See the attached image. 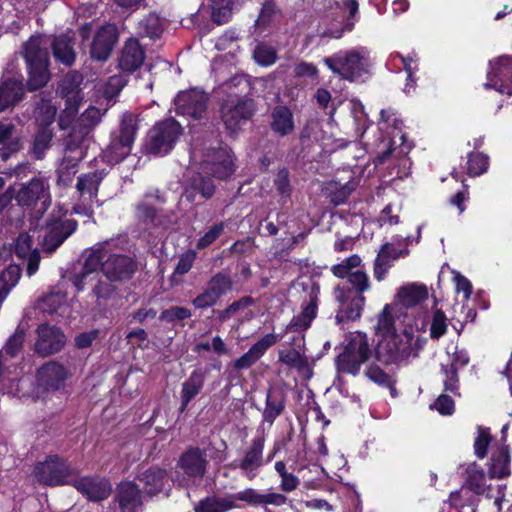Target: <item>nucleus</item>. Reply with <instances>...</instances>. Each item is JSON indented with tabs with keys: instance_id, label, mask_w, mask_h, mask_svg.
I'll return each instance as SVG.
<instances>
[{
	"instance_id": "72a5a7b5",
	"label": "nucleus",
	"mask_w": 512,
	"mask_h": 512,
	"mask_svg": "<svg viewBox=\"0 0 512 512\" xmlns=\"http://www.w3.org/2000/svg\"><path fill=\"white\" fill-rule=\"evenodd\" d=\"M13 252L26 263V272L32 275V238L27 232H22L15 239Z\"/></svg>"
},
{
	"instance_id": "69168bd1",
	"label": "nucleus",
	"mask_w": 512,
	"mask_h": 512,
	"mask_svg": "<svg viewBox=\"0 0 512 512\" xmlns=\"http://www.w3.org/2000/svg\"><path fill=\"white\" fill-rule=\"evenodd\" d=\"M365 374L371 381L379 385L390 386L392 383L390 376L377 366H370Z\"/></svg>"
},
{
	"instance_id": "39448f33",
	"label": "nucleus",
	"mask_w": 512,
	"mask_h": 512,
	"mask_svg": "<svg viewBox=\"0 0 512 512\" xmlns=\"http://www.w3.org/2000/svg\"><path fill=\"white\" fill-rule=\"evenodd\" d=\"M324 63L332 72L349 81H354L367 72L369 65L368 58L355 50L327 57L324 59Z\"/></svg>"
},
{
	"instance_id": "bf43d9fd",
	"label": "nucleus",
	"mask_w": 512,
	"mask_h": 512,
	"mask_svg": "<svg viewBox=\"0 0 512 512\" xmlns=\"http://www.w3.org/2000/svg\"><path fill=\"white\" fill-rule=\"evenodd\" d=\"M77 160L65 158L59 167V181L68 185L76 173Z\"/></svg>"
},
{
	"instance_id": "f257e3e1",
	"label": "nucleus",
	"mask_w": 512,
	"mask_h": 512,
	"mask_svg": "<svg viewBox=\"0 0 512 512\" xmlns=\"http://www.w3.org/2000/svg\"><path fill=\"white\" fill-rule=\"evenodd\" d=\"M416 330L406 326L401 332L392 333L377 340L375 354L377 359L385 364L401 363L416 358L422 350L425 338L422 336L427 323L422 320L415 322Z\"/></svg>"
},
{
	"instance_id": "393cba45",
	"label": "nucleus",
	"mask_w": 512,
	"mask_h": 512,
	"mask_svg": "<svg viewBox=\"0 0 512 512\" xmlns=\"http://www.w3.org/2000/svg\"><path fill=\"white\" fill-rule=\"evenodd\" d=\"M408 250L395 248L393 243H386L379 251L374 264V276L378 281H382L391 266V263L401 256H405Z\"/></svg>"
},
{
	"instance_id": "2eb2a0df",
	"label": "nucleus",
	"mask_w": 512,
	"mask_h": 512,
	"mask_svg": "<svg viewBox=\"0 0 512 512\" xmlns=\"http://www.w3.org/2000/svg\"><path fill=\"white\" fill-rule=\"evenodd\" d=\"M38 114L37 121H40V131L34 140V158H40L42 152L48 147L52 133L49 125L53 122L56 109L48 100H43L41 105L34 110Z\"/></svg>"
},
{
	"instance_id": "a878e982",
	"label": "nucleus",
	"mask_w": 512,
	"mask_h": 512,
	"mask_svg": "<svg viewBox=\"0 0 512 512\" xmlns=\"http://www.w3.org/2000/svg\"><path fill=\"white\" fill-rule=\"evenodd\" d=\"M510 453L506 445L493 448L488 471L490 478H503L510 475Z\"/></svg>"
},
{
	"instance_id": "a18cd8bd",
	"label": "nucleus",
	"mask_w": 512,
	"mask_h": 512,
	"mask_svg": "<svg viewBox=\"0 0 512 512\" xmlns=\"http://www.w3.org/2000/svg\"><path fill=\"white\" fill-rule=\"evenodd\" d=\"M279 360L285 365L298 370L308 368V361L306 357L294 349L280 351Z\"/></svg>"
},
{
	"instance_id": "c756f323",
	"label": "nucleus",
	"mask_w": 512,
	"mask_h": 512,
	"mask_svg": "<svg viewBox=\"0 0 512 512\" xmlns=\"http://www.w3.org/2000/svg\"><path fill=\"white\" fill-rule=\"evenodd\" d=\"M144 61V52L139 43L130 39L126 42L120 58V67L125 71H134L142 65Z\"/></svg>"
},
{
	"instance_id": "423d86ee",
	"label": "nucleus",
	"mask_w": 512,
	"mask_h": 512,
	"mask_svg": "<svg viewBox=\"0 0 512 512\" xmlns=\"http://www.w3.org/2000/svg\"><path fill=\"white\" fill-rule=\"evenodd\" d=\"M136 130L135 119L131 115L123 116L119 131L113 134L105 151V157L109 163H117L130 154Z\"/></svg>"
},
{
	"instance_id": "2f4dec72",
	"label": "nucleus",
	"mask_w": 512,
	"mask_h": 512,
	"mask_svg": "<svg viewBox=\"0 0 512 512\" xmlns=\"http://www.w3.org/2000/svg\"><path fill=\"white\" fill-rule=\"evenodd\" d=\"M34 210L37 213H44L50 205L49 184L46 176L39 173L34 177Z\"/></svg>"
},
{
	"instance_id": "09e8293b",
	"label": "nucleus",
	"mask_w": 512,
	"mask_h": 512,
	"mask_svg": "<svg viewBox=\"0 0 512 512\" xmlns=\"http://www.w3.org/2000/svg\"><path fill=\"white\" fill-rule=\"evenodd\" d=\"M491 441L490 431L487 428L479 426L477 428V436L474 440V453L483 459L487 455V449Z\"/></svg>"
},
{
	"instance_id": "58836bf2",
	"label": "nucleus",
	"mask_w": 512,
	"mask_h": 512,
	"mask_svg": "<svg viewBox=\"0 0 512 512\" xmlns=\"http://www.w3.org/2000/svg\"><path fill=\"white\" fill-rule=\"evenodd\" d=\"M468 488L476 494H484L488 488L486 476L483 469L475 462L470 463L467 467Z\"/></svg>"
},
{
	"instance_id": "6e6d98bb",
	"label": "nucleus",
	"mask_w": 512,
	"mask_h": 512,
	"mask_svg": "<svg viewBox=\"0 0 512 512\" xmlns=\"http://www.w3.org/2000/svg\"><path fill=\"white\" fill-rule=\"evenodd\" d=\"M67 296L63 292H52L45 296L41 302V308L46 312H54L66 303Z\"/></svg>"
},
{
	"instance_id": "c9c22d12",
	"label": "nucleus",
	"mask_w": 512,
	"mask_h": 512,
	"mask_svg": "<svg viewBox=\"0 0 512 512\" xmlns=\"http://www.w3.org/2000/svg\"><path fill=\"white\" fill-rule=\"evenodd\" d=\"M47 50H34V90L43 87L50 79Z\"/></svg>"
},
{
	"instance_id": "20e7f679",
	"label": "nucleus",
	"mask_w": 512,
	"mask_h": 512,
	"mask_svg": "<svg viewBox=\"0 0 512 512\" xmlns=\"http://www.w3.org/2000/svg\"><path fill=\"white\" fill-rule=\"evenodd\" d=\"M181 133L180 124L173 119L157 123L148 134L147 152L158 156L169 153Z\"/></svg>"
},
{
	"instance_id": "c03bdc74",
	"label": "nucleus",
	"mask_w": 512,
	"mask_h": 512,
	"mask_svg": "<svg viewBox=\"0 0 512 512\" xmlns=\"http://www.w3.org/2000/svg\"><path fill=\"white\" fill-rule=\"evenodd\" d=\"M253 59L258 65L267 67L276 62L277 53L273 47L264 43H259L253 51Z\"/></svg>"
},
{
	"instance_id": "9d476101",
	"label": "nucleus",
	"mask_w": 512,
	"mask_h": 512,
	"mask_svg": "<svg viewBox=\"0 0 512 512\" xmlns=\"http://www.w3.org/2000/svg\"><path fill=\"white\" fill-rule=\"evenodd\" d=\"M75 229L76 222L71 219L62 220L58 217L47 221L43 234L38 236L42 238V249L49 253L55 251Z\"/></svg>"
},
{
	"instance_id": "052dcab7",
	"label": "nucleus",
	"mask_w": 512,
	"mask_h": 512,
	"mask_svg": "<svg viewBox=\"0 0 512 512\" xmlns=\"http://www.w3.org/2000/svg\"><path fill=\"white\" fill-rule=\"evenodd\" d=\"M453 281L455 283L456 293H463L464 299L468 300L472 293L471 282L465 276H463L461 273L457 271H453Z\"/></svg>"
},
{
	"instance_id": "de8ad7c7",
	"label": "nucleus",
	"mask_w": 512,
	"mask_h": 512,
	"mask_svg": "<svg viewBox=\"0 0 512 512\" xmlns=\"http://www.w3.org/2000/svg\"><path fill=\"white\" fill-rule=\"evenodd\" d=\"M447 317L443 311L435 308L432 312L430 323V337L432 339H439L447 331Z\"/></svg>"
},
{
	"instance_id": "473e14b6",
	"label": "nucleus",
	"mask_w": 512,
	"mask_h": 512,
	"mask_svg": "<svg viewBox=\"0 0 512 512\" xmlns=\"http://www.w3.org/2000/svg\"><path fill=\"white\" fill-rule=\"evenodd\" d=\"M54 57L63 64L70 66L75 60L74 44L69 35L57 37L53 43Z\"/></svg>"
},
{
	"instance_id": "ddd939ff",
	"label": "nucleus",
	"mask_w": 512,
	"mask_h": 512,
	"mask_svg": "<svg viewBox=\"0 0 512 512\" xmlns=\"http://www.w3.org/2000/svg\"><path fill=\"white\" fill-rule=\"evenodd\" d=\"M335 298L339 302V309L336 315L338 322L346 320H355L361 316L365 297L356 294L350 289L337 287L335 289Z\"/></svg>"
},
{
	"instance_id": "7c9ffc66",
	"label": "nucleus",
	"mask_w": 512,
	"mask_h": 512,
	"mask_svg": "<svg viewBox=\"0 0 512 512\" xmlns=\"http://www.w3.org/2000/svg\"><path fill=\"white\" fill-rule=\"evenodd\" d=\"M271 128L272 130L285 136L294 130L293 115L289 108L285 106H277L273 109L271 114Z\"/></svg>"
},
{
	"instance_id": "3c124183",
	"label": "nucleus",
	"mask_w": 512,
	"mask_h": 512,
	"mask_svg": "<svg viewBox=\"0 0 512 512\" xmlns=\"http://www.w3.org/2000/svg\"><path fill=\"white\" fill-rule=\"evenodd\" d=\"M224 228L225 224L223 222L211 226L208 231H206L204 235L198 239L196 247L198 249H203L210 246L221 236V234L224 232Z\"/></svg>"
},
{
	"instance_id": "4c0bfd02",
	"label": "nucleus",
	"mask_w": 512,
	"mask_h": 512,
	"mask_svg": "<svg viewBox=\"0 0 512 512\" xmlns=\"http://www.w3.org/2000/svg\"><path fill=\"white\" fill-rule=\"evenodd\" d=\"M204 376L199 371H194L182 385V405L184 410L188 403L199 393L203 386Z\"/></svg>"
},
{
	"instance_id": "49530a36",
	"label": "nucleus",
	"mask_w": 512,
	"mask_h": 512,
	"mask_svg": "<svg viewBox=\"0 0 512 512\" xmlns=\"http://www.w3.org/2000/svg\"><path fill=\"white\" fill-rule=\"evenodd\" d=\"M361 259L357 255H352L332 268L333 274L338 278H350V275L359 268Z\"/></svg>"
},
{
	"instance_id": "e433bc0d",
	"label": "nucleus",
	"mask_w": 512,
	"mask_h": 512,
	"mask_svg": "<svg viewBox=\"0 0 512 512\" xmlns=\"http://www.w3.org/2000/svg\"><path fill=\"white\" fill-rule=\"evenodd\" d=\"M236 508H239V505L235 503L234 498L227 496L207 498L195 507V512H226Z\"/></svg>"
},
{
	"instance_id": "0eeeda50",
	"label": "nucleus",
	"mask_w": 512,
	"mask_h": 512,
	"mask_svg": "<svg viewBox=\"0 0 512 512\" xmlns=\"http://www.w3.org/2000/svg\"><path fill=\"white\" fill-rule=\"evenodd\" d=\"M304 299L302 310L295 315L286 326L285 332H304L307 330L317 315L320 286L317 283L309 282L304 286Z\"/></svg>"
},
{
	"instance_id": "f8f14e48",
	"label": "nucleus",
	"mask_w": 512,
	"mask_h": 512,
	"mask_svg": "<svg viewBox=\"0 0 512 512\" xmlns=\"http://www.w3.org/2000/svg\"><path fill=\"white\" fill-rule=\"evenodd\" d=\"M254 111L253 101L230 96L222 105V119L226 127L235 130L242 121L251 117Z\"/></svg>"
},
{
	"instance_id": "79ce46f5",
	"label": "nucleus",
	"mask_w": 512,
	"mask_h": 512,
	"mask_svg": "<svg viewBox=\"0 0 512 512\" xmlns=\"http://www.w3.org/2000/svg\"><path fill=\"white\" fill-rule=\"evenodd\" d=\"M468 356L464 351H455L453 357L451 359V369L445 371L446 380L445 387L446 390L454 391L456 389V370L465 366L468 363Z\"/></svg>"
},
{
	"instance_id": "1a4fd4ad",
	"label": "nucleus",
	"mask_w": 512,
	"mask_h": 512,
	"mask_svg": "<svg viewBox=\"0 0 512 512\" xmlns=\"http://www.w3.org/2000/svg\"><path fill=\"white\" fill-rule=\"evenodd\" d=\"M485 87L512 95V56H499L489 62Z\"/></svg>"
},
{
	"instance_id": "f704fd0d",
	"label": "nucleus",
	"mask_w": 512,
	"mask_h": 512,
	"mask_svg": "<svg viewBox=\"0 0 512 512\" xmlns=\"http://www.w3.org/2000/svg\"><path fill=\"white\" fill-rule=\"evenodd\" d=\"M243 4V0H213L212 19L218 24L226 23L232 16V13L238 10Z\"/></svg>"
},
{
	"instance_id": "bb28decb",
	"label": "nucleus",
	"mask_w": 512,
	"mask_h": 512,
	"mask_svg": "<svg viewBox=\"0 0 512 512\" xmlns=\"http://www.w3.org/2000/svg\"><path fill=\"white\" fill-rule=\"evenodd\" d=\"M24 95L21 80L9 78L0 84V112L16 105Z\"/></svg>"
},
{
	"instance_id": "a19ab883",
	"label": "nucleus",
	"mask_w": 512,
	"mask_h": 512,
	"mask_svg": "<svg viewBox=\"0 0 512 512\" xmlns=\"http://www.w3.org/2000/svg\"><path fill=\"white\" fill-rule=\"evenodd\" d=\"M21 275L19 264H11L0 275V303L14 287Z\"/></svg>"
},
{
	"instance_id": "864d4df0",
	"label": "nucleus",
	"mask_w": 512,
	"mask_h": 512,
	"mask_svg": "<svg viewBox=\"0 0 512 512\" xmlns=\"http://www.w3.org/2000/svg\"><path fill=\"white\" fill-rule=\"evenodd\" d=\"M282 338L281 335L277 334H267L264 337H262L258 342H256L249 350L253 355H255L258 360L264 355V353L273 346L275 343H277Z\"/></svg>"
},
{
	"instance_id": "e2e57ef3",
	"label": "nucleus",
	"mask_w": 512,
	"mask_h": 512,
	"mask_svg": "<svg viewBox=\"0 0 512 512\" xmlns=\"http://www.w3.org/2000/svg\"><path fill=\"white\" fill-rule=\"evenodd\" d=\"M190 316H191V313L187 308L176 306V307H172V308L164 310L161 313L160 318L162 320H166L168 322H173L175 320H182V319L189 318Z\"/></svg>"
},
{
	"instance_id": "ea45409f",
	"label": "nucleus",
	"mask_w": 512,
	"mask_h": 512,
	"mask_svg": "<svg viewBox=\"0 0 512 512\" xmlns=\"http://www.w3.org/2000/svg\"><path fill=\"white\" fill-rule=\"evenodd\" d=\"M139 480L146 486L147 493L154 494L163 488L166 472L159 468H150L141 474Z\"/></svg>"
},
{
	"instance_id": "412c9836",
	"label": "nucleus",
	"mask_w": 512,
	"mask_h": 512,
	"mask_svg": "<svg viewBox=\"0 0 512 512\" xmlns=\"http://www.w3.org/2000/svg\"><path fill=\"white\" fill-rule=\"evenodd\" d=\"M117 41V32L114 25L103 26L95 35L91 45V56L96 60H105L109 56L113 45Z\"/></svg>"
},
{
	"instance_id": "6e6552de",
	"label": "nucleus",
	"mask_w": 512,
	"mask_h": 512,
	"mask_svg": "<svg viewBox=\"0 0 512 512\" xmlns=\"http://www.w3.org/2000/svg\"><path fill=\"white\" fill-rule=\"evenodd\" d=\"M101 178L96 173L79 177L76 184V196L73 211L76 214L90 216L97 204V192Z\"/></svg>"
},
{
	"instance_id": "5fc2aeb1",
	"label": "nucleus",
	"mask_w": 512,
	"mask_h": 512,
	"mask_svg": "<svg viewBox=\"0 0 512 512\" xmlns=\"http://www.w3.org/2000/svg\"><path fill=\"white\" fill-rule=\"evenodd\" d=\"M207 287L218 297L226 294L231 290L232 282L229 277L218 274L214 276L208 283Z\"/></svg>"
},
{
	"instance_id": "b1692460",
	"label": "nucleus",
	"mask_w": 512,
	"mask_h": 512,
	"mask_svg": "<svg viewBox=\"0 0 512 512\" xmlns=\"http://www.w3.org/2000/svg\"><path fill=\"white\" fill-rule=\"evenodd\" d=\"M116 501L121 512H136L142 504L138 486L131 481L120 483L116 490Z\"/></svg>"
},
{
	"instance_id": "f03ea898",
	"label": "nucleus",
	"mask_w": 512,
	"mask_h": 512,
	"mask_svg": "<svg viewBox=\"0 0 512 512\" xmlns=\"http://www.w3.org/2000/svg\"><path fill=\"white\" fill-rule=\"evenodd\" d=\"M371 355L372 348L367 334L352 332L343 352L336 358L337 371L355 376Z\"/></svg>"
},
{
	"instance_id": "dca6fc26",
	"label": "nucleus",
	"mask_w": 512,
	"mask_h": 512,
	"mask_svg": "<svg viewBox=\"0 0 512 512\" xmlns=\"http://www.w3.org/2000/svg\"><path fill=\"white\" fill-rule=\"evenodd\" d=\"M202 166L203 170L220 179L228 178L235 171L231 151L226 147L211 150Z\"/></svg>"
},
{
	"instance_id": "aec40b11",
	"label": "nucleus",
	"mask_w": 512,
	"mask_h": 512,
	"mask_svg": "<svg viewBox=\"0 0 512 512\" xmlns=\"http://www.w3.org/2000/svg\"><path fill=\"white\" fill-rule=\"evenodd\" d=\"M66 343L63 332L54 326H41L38 329L36 347L39 353L53 354L60 351Z\"/></svg>"
},
{
	"instance_id": "8fccbe9b",
	"label": "nucleus",
	"mask_w": 512,
	"mask_h": 512,
	"mask_svg": "<svg viewBox=\"0 0 512 512\" xmlns=\"http://www.w3.org/2000/svg\"><path fill=\"white\" fill-rule=\"evenodd\" d=\"M25 339V329L19 326L15 333L9 337L7 340L4 351L10 357H15L19 351L22 349L23 343Z\"/></svg>"
},
{
	"instance_id": "338daca9",
	"label": "nucleus",
	"mask_w": 512,
	"mask_h": 512,
	"mask_svg": "<svg viewBox=\"0 0 512 512\" xmlns=\"http://www.w3.org/2000/svg\"><path fill=\"white\" fill-rule=\"evenodd\" d=\"M430 408L437 410L442 415H450L454 411V402L449 396L440 395L437 400L430 405Z\"/></svg>"
},
{
	"instance_id": "4be33fe9",
	"label": "nucleus",
	"mask_w": 512,
	"mask_h": 512,
	"mask_svg": "<svg viewBox=\"0 0 512 512\" xmlns=\"http://www.w3.org/2000/svg\"><path fill=\"white\" fill-rule=\"evenodd\" d=\"M263 448L264 439L262 437L253 440L238 462V467L249 479H253L256 476V471L263 465Z\"/></svg>"
},
{
	"instance_id": "603ef678",
	"label": "nucleus",
	"mask_w": 512,
	"mask_h": 512,
	"mask_svg": "<svg viewBox=\"0 0 512 512\" xmlns=\"http://www.w3.org/2000/svg\"><path fill=\"white\" fill-rule=\"evenodd\" d=\"M238 39L239 34L236 30H227L217 39L215 46L220 51L229 50V52H232L239 48Z\"/></svg>"
},
{
	"instance_id": "4d7b16f0",
	"label": "nucleus",
	"mask_w": 512,
	"mask_h": 512,
	"mask_svg": "<svg viewBox=\"0 0 512 512\" xmlns=\"http://www.w3.org/2000/svg\"><path fill=\"white\" fill-rule=\"evenodd\" d=\"M488 168V158L480 153L471 154L468 161V172L472 176L484 173Z\"/></svg>"
},
{
	"instance_id": "f3484780",
	"label": "nucleus",
	"mask_w": 512,
	"mask_h": 512,
	"mask_svg": "<svg viewBox=\"0 0 512 512\" xmlns=\"http://www.w3.org/2000/svg\"><path fill=\"white\" fill-rule=\"evenodd\" d=\"M70 377V372L61 363L48 362L43 365L37 372V382L40 387L45 390H59Z\"/></svg>"
},
{
	"instance_id": "9b49d317",
	"label": "nucleus",
	"mask_w": 512,
	"mask_h": 512,
	"mask_svg": "<svg viewBox=\"0 0 512 512\" xmlns=\"http://www.w3.org/2000/svg\"><path fill=\"white\" fill-rule=\"evenodd\" d=\"M108 243H102L92 248L79 272L72 277V283L78 291H82L85 286L94 281L99 273V268L103 258L107 255Z\"/></svg>"
},
{
	"instance_id": "680f3d73",
	"label": "nucleus",
	"mask_w": 512,
	"mask_h": 512,
	"mask_svg": "<svg viewBox=\"0 0 512 512\" xmlns=\"http://www.w3.org/2000/svg\"><path fill=\"white\" fill-rule=\"evenodd\" d=\"M230 497L234 498L236 504H238V501H245L249 504H262L263 502V494H259L256 490L251 488L240 491Z\"/></svg>"
},
{
	"instance_id": "c85d7f7f",
	"label": "nucleus",
	"mask_w": 512,
	"mask_h": 512,
	"mask_svg": "<svg viewBox=\"0 0 512 512\" xmlns=\"http://www.w3.org/2000/svg\"><path fill=\"white\" fill-rule=\"evenodd\" d=\"M398 310L399 308L396 307V304L391 303L386 304L378 314L377 324L375 326V335L377 340L397 332L394 325Z\"/></svg>"
},
{
	"instance_id": "37998d69",
	"label": "nucleus",
	"mask_w": 512,
	"mask_h": 512,
	"mask_svg": "<svg viewBox=\"0 0 512 512\" xmlns=\"http://www.w3.org/2000/svg\"><path fill=\"white\" fill-rule=\"evenodd\" d=\"M139 34L149 38H158L163 31L162 21L156 14H150L139 22Z\"/></svg>"
},
{
	"instance_id": "13d9d810",
	"label": "nucleus",
	"mask_w": 512,
	"mask_h": 512,
	"mask_svg": "<svg viewBox=\"0 0 512 512\" xmlns=\"http://www.w3.org/2000/svg\"><path fill=\"white\" fill-rule=\"evenodd\" d=\"M350 284L355 288L356 294L362 295L363 292L367 291L370 287L369 278L367 274L361 268V265L348 279Z\"/></svg>"
},
{
	"instance_id": "a211bd4d",
	"label": "nucleus",
	"mask_w": 512,
	"mask_h": 512,
	"mask_svg": "<svg viewBox=\"0 0 512 512\" xmlns=\"http://www.w3.org/2000/svg\"><path fill=\"white\" fill-rule=\"evenodd\" d=\"M72 484L91 501H102L109 497L112 486L108 480L97 477L72 478Z\"/></svg>"
},
{
	"instance_id": "5701e85b",
	"label": "nucleus",
	"mask_w": 512,
	"mask_h": 512,
	"mask_svg": "<svg viewBox=\"0 0 512 512\" xmlns=\"http://www.w3.org/2000/svg\"><path fill=\"white\" fill-rule=\"evenodd\" d=\"M427 298L428 289L425 285L410 283L403 285L398 289L393 304H396L397 308L399 306L411 308L421 304Z\"/></svg>"
},
{
	"instance_id": "7ed1b4c3",
	"label": "nucleus",
	"mask_w": 512,
	"mask_h": 512,
	"mask_svg": "<svg viewBox=\"0 0 512 512\" xmlns=\"http://www.w3.org/2000/svg\"><path fill=\"white\" fill-rule=\"evenodd\" d=\"M74 475L75 469L57 455L47 456L34 468V477L49 486L70 484Z\"/></svg>"
},
{
	"instance_id": "774afa93",
	"label": "nucleus",
	"mask_w": 512,
	"mask_h": 512,
	"mask_svg": "<svg viewBox=\"0 0 512 512\" xmlns=\"http://www.w3.org/2000/svg\"><path fill=\"white\" fill-rule=\"evenodd\" d=\"M192 186L200 192L203 198H210L214 193L212 181L210 179H204L201 176L194 178Z\"/></svg>"
},
{
	"instance_id": "cd10ccee",
	"label": "nucleus",
	"mask_w": 512,
	"mask_h": 512,
	"mask_svg": "<svg viewBox=\"0 0 512 512\" xmlns=\"http://www.w3.org/2000/svg\"><path fill=\"white\" fill-rule=\"evenodd\" d=\"M179 467L189 478L202 477L205 472L206 459L198 449H192L180 458Z\"/></svg>"
},
{
	"instance_id": "6ab92c4d",
	"label": "nucleus",
	"mask_w": 512,
	"mask_h": 512,
	"mask_svg": "<svg viewBox=\"0 0 512 512\" xmlns=\"http://www.w3.org/2000/svg\"><path fill=\"white\" fill-rule=\"evenodd\" d=\"M100 267L111 282L129 279L135 271L134 261L125 255H111Z\"/></svg>"
},
{
	"instance_id": "0e129e2a",
	"label": "nucleus",
	"mask_w": 512,
	"mask_h": 512,
	"mask_svg": "<svg viewBox=\"0 0 512 512\" xmlns=\"http://www.w3.org/2000/svg\"><path fill=\"white\" fill-rule=\"evenodd\" d=\"M103 114L99 108L91 106L81 115V122L86 127H94L100 122Z\"/></svg>"
},
{
	"instance_id": "4468645a",
	"label": "nucleus",
	"mask_w": 512,
	"mask_h": 512,
	"mask_svg": "<svg viewBox=\"0 0 512 512\" xmlns=\"http://www.w3.org/2000/svg\"><path fill=\"white\" fill-rule=\"evenodd\" d=\"M207 95L196 89L180 92L175 99L176 110L179 114L201 119L206 113Z\"/></svg>"
}]
</instances>
